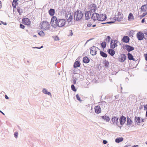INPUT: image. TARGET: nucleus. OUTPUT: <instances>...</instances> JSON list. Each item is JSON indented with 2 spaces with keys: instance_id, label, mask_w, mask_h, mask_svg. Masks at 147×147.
Masks as SVG:
<instances>
[{
  "instance_id": "nucleus-1",
  "label": "nucleus",
  "mask_w": 147,
  "mask_h": 147,
  "mask_svg": "<svg viewBox=\"0 0 147 147\" xmlns=\"http://www.w3.org/2000/svg\"><path fill=\"white\" fill-rule=\"evenodd\" d=\"M65 22V20L57 19L56 17L53 16L51 18V24L54 28H56L57 26L61 27L64 26Z\"/></svg>"
},
{
  "instance_id": "nucleus-2",
  "label": "nucleus",
  "mask_w": 147,
  "mask_h": 147,
  "mask_svg": "<svg viewBox=\"0 0 147 147\" xmlns=\"http://www.w3.org/2000/svg\"><path fill=\"white\" fill-rule=\"evenodd\" d=\"M83 16V13L81 11L77 10L74 13V19L76 20H80Z\"/></svg>"
},
{
  "instance_id": "nucleus-3",
  "label": "nucleus",
  "mask_w": 147,
  "mask_h": 147,
  "mask_svg": "<svg viewBox=\"0 0 147 147\" xmlns=\"http://www.w3.org/2000/svg\"><path fill=\"white\" fill-rule=\"evenodd\" d=\"M41 26V28L42 29L48 30L49 28L50 24L47 22L44 21L42 23Z\"/></svg>"
},
{
  "instance_id": "nucleus-4",
  "label": "nucleus",
  "mask_w": 147,
  "mask_h": 147,
  "mask_svg": "<svg viewBox=\"0 0 147 147\" xmlns=\"http://www.w3.org/2000/svg\"><path fill=\"white\" fill-rule=\"evenodd\" d=\"M136 36L138 40H142L144 38L146 39L144 37V33L140 32H138L136 34Z\"/></svg>"
},
{
  "instance_id": "nucleus-5",
  "label": "nucleus",
  "mask_w": 147,
  "mask_h": 147,
  "mask_svg": "<svg viewBox=\"0 0 147 147\" xmlns=\"http://www.w3.org/2000/svg\"><path fill=\"white\" fill-rule=\"evenodd\" d=\"M99 49L95 47H92L90 49V54L92 55H95L96 53Z\"/></svg>"
},
{
  "instance_id": "nucleus-6",
  "label": "nucleus",
  "mask_w": 147,
  "mask_h": 147,
  "mask_svg": "<svg viewBox=\"0 0 147 147\" xmlns=\"http://www.w3.org/2000/svg\"><path fill=\"white\" fill-rule=\"evenodd\" d=\"M118 41L116 40H112L111 42L110 47L112 49H113L116 47L117 45Z\"/></svg>"
},
{
  "instance_id": "nucleus-7",
  "label": "nucleus",
  "mask_w": 147,
  "mask_h": 147,
  "mask_svg": "<svg viewBox=\"0 0 147 147\" xmlns=\"http://www.w3.org/2000/svg\"><path fill=\"white\" fill-rule=\"evenodd\" d=\"M107 18L106 15L105 14H100L98 17V20L99 21H103L106 19Z\"/></svg>"
},
{
  "instance_id": "nucleus-8",
  "label": "nucleus",
  "mask_w": 147,
  "mask_h": 147,
  "mask_svg": "<svg viewBox=\"0 0 147 147\" xmlns=\"http://www.w3.org/2000/svg\"><path fill=\"white\" fill-rule=\"evenodd\" d=\"M97 9L96 5L95 4L92 3L90 6V11L92 12H95Z\"/></svg>"
},
{
  "instance_id": "nucleus-9",
  "label": "nucleus",
  "mask_w": 147,
  "mask_h": 147,
  "mask_svg": "<svg viewBox=\"0 0 147 147\" xmlns=\"http://www.w3.org/2000/svg\"><path fill=\"white\" fill-rule=\"evenodd\" d=\"M99 16V14L96 13H94L91 16V19H92L93 20H98V17Z\"/></svg>"
},
{
  "instance_id": "nucleus-10",
  "label": "nucleus",
  "mask_w": 147,
  "mask_h": 147,
  "mask_svg": "<svg viewBox=\"0 0 147 147\" xmlns=\"http://www.w3.org/2000/svg\"><path fill=\"white\" fill-rule=\"evenodd\" d=\"M119 61L123 63L126 59V56L125 54H122L121 55L120 58H119Z\"/></svg>"
},
{
  "instance_id": "nucleus-11",
  "label": "nucleus",
  "mask_w": 147,
  "mask_h": 147,
  "mask_svg": "<svg viewBox=\"0 0 147 147\" xmlns=\"http://www.w3.org/2000/svg\"><path fill=\"white\" fill-rule=\"evenodd\" d=\"M115 18V20L116 21H120L122 18L121 13L120 12H118L117 14L116 15Z\"/></svg>"
},
{
  "instance_id": "nucleus-12",
  "label": "nucleus",
  "mask_w": 147,
  "mask_h": 147,
  "mask_svg": "<svg viewBox=\"0 0 147 147\" xmlns=\"http://www.w3.org/2000/svg\"><path fill=\"white\" fill-rule=\"evenodd\" d=\"M118 120V118L115 117H112L111 121L113 124L117 125L119 123Z\"/></svg>"
},
{
  "instance_id": "nucleus-13",
  "label": "nucleus",
  "mask_w": 147,
  "mask_h": 147,
  "mask_svg": "<svg viewBox=\"0 0 147 147\" xmlns=\"http://www.w3.org/2000/svg\"><path fill=\"white\" fill-rule=\"evenodd\" d=\"M22 21L23 24H26L27 25H29L30 24V21L27 18L23 19H22Z\"/></svg>"
},
{
  "instance_id": "nucleus-14",
  "label": "nucleus",
  "mask_w": 147,
  "mask_h": 147,
  "mask_svg": "<svg viewBox=\"0 0 147 147\" xmlns=\"http://www.w3.org/2000/svg\"><path fill=\"white\" fill-rule=\"evenodd\" d=\"M126 117L123 116H122L119 119V122L120 124L121 125H123L125 123L126 121Z\"/></svg>"
},
{
  "instance_id": "nucleus-15",
  "label": "nucleus",
  "mask_w": 147,
  "mask_h": 147,
  "mask_svg": "<svg viewBox=\"0 0 147 147\" xmlns=\"http://www.w3.org/2000/svg\"><path fill=\"white\" fill-rule=\"evenodd\" d=\"M134 121L136 123H137V125H140V123H141L140 117H135L134 119Z\"/></svg>"
},
{
  "instance_id": "nucleus-16",
  "label": "nucleus",
  "mask_w": 147,
  "mask_h": 147,
  "mask_svg": "<svg viewBox=\"0 0 147 147\" xmlns=\"http://www.w3.org/2000/svg\"><path fill=\"white\" fill-rule=\"evenodd\" d=\"M122 40L124 42L127 43L129 41V38L128 36H125L123 37Z\"/></svg>"
},
{
  "instance_id": "nucleus-17",
  "label": "nucleus",
  "mask_w": 147,
  "mask_h": 147,
  "mask_svg": "<svg viewBox=\"0 0 147 147\" xmlns=\"http://www.w3.org/2000/svg\"><path fill=\"white\" fill-rule=\"evenodd\" d=\"M91 15V14L90 13L89 11H86L85 13L86 19L87 20H88L90 18Z\"/></svg>"
},
{
  "instance_id": "nucleus-18",
  "label": "nucleus",
  "mask_w": 147,
  "mask_h": 147,
  "mask_svg": "<svg viewBox=\"0 0 147 147\" xmlns=\"http://www.w3.org/2000/svg\"><path fill=\"white\" fill-rule=\"evenodd\" d=\"M42 92L45 94L48 95L51 97L52 95L51 93L50 92H49L46 88H43L42 90Z\"/></svg>"
},
{
  "instance_id": "nucleus-19",
  "label": "nucleus",
  "mask_w": 147,
  "mask_h": 147,
  "mask_svg": "<svg viewBox=\"0 0 147 147\" xmlns=\"http://www.w3.org/2000/svg\"><path fill=\"white\" fill-rule=\"evenodd\" d=\"M125 49L128 52H130L131 51H133L134 49V48L132 47H131L129 45H126L125 46Z\"/></svg>"
},
{
  "instance_id": "nucleus-20",
  "label": "nucleus",
  "mask_w": 147,
  "mask_h": 147,
  "mask_svg": "<svg viewBox=\"0 0 147 147\" xmlns=\"http://www.w3.org/2000/svg\"><path fill=\"white\" fill-rule=\"evenodd\" d=\"M95 112L97 113H99L101 112V108L99 106H96L94 108Z\"/></svg>"
},
{
  "instance_id": "nucleus-21",
  "label": "nucleus",
  "mask_w": 147,
  "mask_h": 147,
  "mask_svg": "<svg viewBox=\"0 0 147 147\" xmlns=\"http://www.w3.org/2000/svg\"><path fill=\"white\" fill-rule=\"evenodd\" d=\"M107 51L108 53L111 56H113L115 54V52L113 49H109Z\"/></svg>"
},
{
  "instance_id": "nucleus-22",
  "label": "nucleus",
  "mask_w": 147,
  "mask_h": 147,
  "mask_svg": "<svg viewBox=\"0 0 147 147\" xmlns=\"http://www.w3.org/2000/svg\"><path fill=\"white\" fill-rule=\"evenodd\" d=\"M127 56L129 60L135 61V59L134 58L133 56L130 53H128Z\"/></svg>"
},
{
  "instance_id": "nucleus-23",
  "label": "nucleus",
  "mask_w": 147,
  "mask_h": 147,
  "mask_svg": "<svg viewBox=\"0 0 147 147\" xmlns=\"http://www.w3.org/2000/svg\"><path fill=\"white\" fill-rule=\"evenodd\" d=\"M49 13L50 15L51 16H53L55 13L54 9H51L49 11Z\"/></svg>"
},
{
  "instance_id": "nucleus-24",
  "label": "nucleus",
  "mask_w": 147,
  "mask_h": 147,
  "mask_svg": "<svg viewBox=\"0 0 147 147\" xmlns=\"http://www.w3.org/2000/svg\"><path fill=\"white\" fill-rule=\"evenodd\" d=\"M80 64L78 61H76L74 64V67L76 68L77 67H79L80 66Z\"/></svg>"
},
{
  "instance_id": "nucleus-25",
  "label": "nucleus",
  "mask_w": 147,
  "mask_h": 147,
  "mask_svg": "<svg viewBox=\"0 0 147 147\" xmlns=\"http://www.w3.org/2000/svg\"><path fill=\"white\" fill-rule=\"evenodd\" d=\"M123 140V138L122 137H120L116 138L115 140V141L116 143H119L122 142Z\"/></svg>"
},
{
  "instance_id": "nucleus-26",
  "label": "nucleus",
  "mask_w": 147,
  "mask_h": 147,
  "mask_svg": "<svg viewBox=\"0 0 147 147\" xmlns=\"http://www.w3.org/2000/svg\"><path fill=\"white\" fill-rule=\"evenodd\" d=\"M141 10L143 11H147V6L146 4L143 5L141 7Z\"/></svg>"
},
{
  "instance_id": "nucleus-27",
  "label": "nucleus",
  "mask_w": 147,
  "mask_h": 147,
  "mask_svg": "<svg viewBox=\"0 0 147 147\" xmlns=\"http://www.w3.org/2000/svg\"><path fill=\"white\" fill-rule=\"evenodd\" d=\"M83 61L84 63H88L89 62L90 59L87 57H85L83 58Z\"/></svg>"
},
{
  "instance_id": "nucleus-28",
  "label": "nucleus",
  "mask_w": 147,
  "mask_h": 147,
  "mask_svg": "<svg viewBox=\"0 0 147 147\" xmlns=\"http://www.w3.org/2000/svg\"><path fill=\"white\" fill-rule=\"evenodd\" d=\"M100 54L101 56L103 57H107V54L101 51L100 52Z\"/></svg>"
},
{
  "instance_id": "nucleus-29",
  "label": "nucleus",
  "mask_w": 147,
  "mask_h": 147,
  "mask_svg": "<svg viewBox=\"0 0 147 147\" xmlns=\"http://www.w3.org/2000/svg\"><path fill=\"white\" fill-rule=\"evenodd\" d=\"M102 118L107 122H109L110 120L109 117L107 116H102Z\"/></svg>"
},
{
  "instance_id": "nucleus-30",
  "label": "nucleus",
  "mask_w": 147,
  "mask_h": 147,
  "mask_svg": "<svg viewBox=\"0 0 147 147\" xmlns=\"http://www.w3.org/2000/svg\"><path fill=\"white\" fill-rule=\"evenodd\" d=\"M128 19L129 20H131L134 19V16L132 13H130L128 17Z\"/></svg>"
},
{
  "instance_id": "nucleus-31",
  "label": "nucleus",
  "mask_w": 147,
  "mask_h": 147,
  "mask_svg": "<svg viewBox=\"0 0 147 147\" xmlns=\"http://www.w3.org/2000/svg\"><path fill=\"white\" fill-rule=\"evenodd\" d=\"M17 11L20 15H21V13H22L23 12V10L22 9H21L20 7H17Z\"/></svg>"
},
{
  "instance_id": "nucleus-32",
  "label": "nucleus",
  "mask_w": 147,
  "mask_h": 147,
  "mask_svg": "<svg viewBox=\"0 0 147 147\" xmlns=\"http://www.w3.org/2000/svg\"><path fill=\"white\" fill-rule=\"evenodd\" d=\"M132 123V121L129 118H127V125H130Z\"/></svg>"
},
{
  "instance_id": "nucleus-33",
  "label": "nucleus",
  "mask_w": 147,
  "mask_h": 147,
  "mask_svg": "<svg viewBox=\"0 0 147 147\" xmlns=\"http://www.w3.org/2000/svg\"><path fill=\"white\" fill-rule=\"evenodd\" d=\"M100 45L102 47L103 49L105 48L106 47V44L105 41L102 42L101 43Z\"/></svg>"
},
{
  "instance_id": "nucleus-34",
  "label": "nucleus",
  "mask_w": 147,
  "mask_h": 147,
  "mask_svg": "<svg viewBox=\"0 0 147 147\" xmlns=\"http://www.w3.org/2000/svg\"><path fill=\"white\" fill-rule=\"evenodd\" d=\"M111 38L109 36H107V38L105 39L106 42L107 43H109Z\"/></svg>"
},
{
  "instance_id": "nucleus-35",
  "label": "nucleus",
  "mask_w": 147,
  "mask_h": 147,
  "mask_svg": "<svg viewBox=\"0 0 147 147\" xmlns=\"http://www.w3.org/2000/svg\"><path fill=\"white\" fill-rule=\"evenodd\" d=\"M73 17L72 15H70L69 16V18L67 19V21L68 22H71L72 19Z\"/></svg>"
},
{
  "instance_id": "nucleus-36",
  "label": "nucleus",
  "mask_w": 147,
  "mask_h": 147,
  "mask_svg": "<svg viewBox=\"0 0 147 147\" xmlns=\"http://www.w3.org/2000/svg\"><path fill=\"white\" fill-rule=\"evenodd\" d=\"M38 34L41 36H45V33L44 32L42 31H40L38 33Z\"/></svg>"
},
{
  "instance_id": "nucleus-37",
  "label": "nucleus",
  "mask_w": 147,
  "mask_h": 147,
  "mask_svg": "<svg viewBox=\"0 0 147 147\" xmlns=\"http://www.w3.org/2000/svg\"><path fill=\"white\" fill-rule=\"evenodd\" d=\"M71 88L72 90H73V91L74 92H76V89L75 88V87L74 85H71Z\"/></svg>"
},
{
  "instance_id": "nucleus-38",
  "label": "nucleus",
  "mask_w": 147,
  "mask_h": 147,
  "mask_svg": "<svg viewBox=\"0 0 147 147\" xmlns=\"http://www.w3.org/2000/svg\"><path fill=\"white\" fill-rule=\"evenodd\" d=\"M76 98L77 100L80 101H82V100L80 99V97L78 94H77L76 95Z\"/></svg>"
},
{
  "instance_id": "nucleus-39",
  "label": "nucleus",
  "mask_w": 147,
  "mask_h": 147,
  "mask_svg": "<svg viewBox=\"0 0 147 147\" xmlns=\"http://www.w3.org/2000/svg\"><path fill=\"white\" fill-rule=\"evenodd\" d=\"M109 65V62L108 61H106L105 63V67H107Z\"/></svg>"
},
{
  "instance_id": "nucleus-40",
  "label": "nucleus",
  "mask_w": 147,
  "mask_h": 147,
  "mask_svg": "<svg viewBox=\"0 0 147 147\" xmlns=\"http://www.w3.org/2000/svg\"><path fill=\"white\" fill-rule=\"evenodd\" d=\"M14 3H13V2L12 3V5L13 6V8H16V5H17V3H15V2Z\"/></svg>"
},
{
  "instance_id": "nucleus-41",
  "label": "nucleus",
  "mask_w": 147,
  "mask_h": 147,
  "mask_svg": "<svg viewBox=\"0 0 147 147\" xmlns=\"http://www.w3.org/2000/svg\"><path fill=\"white\" fill-rule=\"evenodd\" d=\"M18 132H15V133L14 134V136L16 138H17L18 137Z\"/></svg>"
},
{
  "instance_id": "nucleus-42",
  "label": "nucleus",
  "mask_w": 147,
  "mask_h": 147,
  "mask_svg": "<svg viewBox=\"0 0 147 147\" xmlns=\"http://www.w3.org/2000/svg\"><path fill=\"white\" fill-rule=\"evenodd\" d=\"M76 78H74L73 80V83L74 84H76Z\"/></svg>"
},
{
  "instance_id": "nucleus-43",
  "label": "nucleus",
  "mask_w": 147,
  "mask_h": 147,
  "mask_svg": "<svg viewBox=\"0 0 147 147\" xmlns=\"http://www.w3.org/2000/svg\"><path fill=\"white\" fill-rule=\"evenodd\" d=\"M20 28H21L22 29H24V28L25 26L22 24H20Z\"/></svg>"
},
{
  "instance_id": "nucleus-44",
  "label": "nucleus",
  "mask_w": 147,
  "mask_h": 147,
  "mask_svg": "<svg viewBox=\"0 0 147 147\" xmlns=\"http://www.w3.org/2000/svg\"><path fill=\"white\" fill-rule=\"evenodd\" d=\"M144 110H146L147 111V104L144 105Z\"/></svg>"
},
{
  "instance_id": "nucleus-45",
  "label": "nucleus",
  "mask_w": 147,
  "mask_h": 147,
  "mask_svg": "<svg viewBox=\"0 0 147 147\" xmlns=\"http://www.w3.org/2000/svg\"><path fill=\"white\" fill-rule=\"evenodd\" d=\"M147 14V13H143L142 15L140 16L142 18L144 17Z\"/></svg>"
},
{
  "instance_id": "nucleus-46",
  "label": "nucleus",
  "mask_w": 147,
  "mask_h": 147,
  "mask_svg": "<svg viewBox=\"0 0 147 147\" xmlns=\"http://www.w3.org/2000/svg\"><path fill=\"white\" fill-rule=\"evenodd\" d=\"M73 35V33L72 32V31L71 30L69 31V36H72Z\"/></svg>"
},
{
  "instance_id": "nucleus-47",
  "label": "nucleus",
  "mask_w": 147,
  "mask_h": 147,
  "mask_svg": "<svg viewBox=\"0 0 147 147\" xmlns=\"http://www.w3.org/2000/svg\"><path fill=\"white\" fill-rule=\"evenodd\" d=\"M54 39L56 40H59V38L57 36H55Z\"/></svg>"
},
{
  "instance_id": "nucleus-48",
  "label": "nucleus",
  "mask_w": 147,
  "mask_h": 147,
  "mask_svg": "<svg viewBox=\"0 0 147 147\" xmlns=\"http://www.w3.org/2000/svg\"><path fill=\"white\" fill-rule=\"evenodd\" d=\"M103 143L104 144H106L107 143V141L106 140H103Z\"/></svg>"
},
{
  "instance_id": "nucleus-49",
  "label": "nucleus",
  "mask_w": 147,
  "mask_h": 147,
  "mask_svg": "<svg viewBox=\"0 0 147 147\" xmlns=\"http://www.w3.org/2000/svg\"><path fill=\"white\" fill-rule=\"evenodd\" d=\"M92 26V24L90 23H89L88 24L87 26L90 27Z\"/></svg>"
},
{
  "instance_id": "nucleus-50",
  "label": "nucleus",
  "mask_w": 147,
  "mask_h": 147,
  "mask_svg": "<svg viewBox=\"0 0 147 147\" xmlns=\"http://www.w3.org/2000/svg\"><path fill=\"white\" fill-rule=\"evenodd\" d=\"M145 18H143V19H142L141 22L142 23H144V22H145Z\"/></svg>"
},
{
  "instance_id": "nucleus-51",
  "label": "nucleus",
  "mask_w": 147,
  "mask_h": 147,
  "mask_svg": "<svg viewBox=\"0 0 147 147\" xmlns=\"http://www.w3.org/2000/svg\"><path fill=\"white\" fill-rule=\"evenodd\" d=\"M19 0H13V3H17Z\"/></svg>"
},
{
  "instance_id": "nucleus-52",
  "label": "nucleus",
  "mask_w": 147,
  "mask_h": 147,
  "mask_svg": "<svg viewBox=\"0 0 147 147\" xmlns=\"http://www.w3.org/2000/svg\"><path fill=\"white\" fill-rule=\"evenodd\" d=\"M1 23L3 24L4 25H7V23L6 22H4L2 21H1Z\"/></svg>"
},
{
  "instance_id": "nucleus-53",
  "label": "nucleus",
  "mask_w": 147,
  "mask_h": 147,
  "mask_svg": "<svg viewBox=\"0 0 147 147\" xmlns=\"http://www.w3.org/2000/svg\"><path fill=\"white\" fill-rule=\"evenodd\" d=\"M145 58L146 60L147 61V54H146L145 55Z\"/></svg>"
},
{
  "instance_id": "nucleus-54",
  "label": "nucleus",
  "mask_w": 147,
  "mask_h": 147,
  "mask_svg": "<svg viewBox=\"0 0 147 147\" xmlns=\"http://www.w3.org/2000/svg\"><path fill=\"white\" fill-rule=\"evenodd\" d=\"M144 119H141V122H144Z\"/></svg>"
},
{
  "instance_id": "nucleus-55",
  "label": "nucleus",
  "mask_w": 147,
  "mask_h": 147,
  "mask_svg": "<svg viewBox=\"0 0 147 147\" xmlns=\"http://www.w3.org/2000/svg\"><path fill=\"white\" fill-rule=\"evenodd\" d=\"M113 22H114L111 21V22H107V24H111V23H113Z\"/></svg>"
},
{
  "instance_id": "nucleus-56",
  "label": "nucleus",
  "mask_w": 147,
  "mask_h": 147,
  "mask_svg": "<svg viewBox=\"0 0 147 147\" xmlns=\"http://www.w3.org/2000/svg\"><path fill=\"white\" fill-rule=\"evenodd\" d=\"M2 7V5H1V2L0 1V8H1Z\"/></svg>"
},
{
  "instance_id": "nucleus-57",
  "label": "nucleus",
  "mask_w": 147,
  "mask_h": 147,
  "mask_svg": "<svg viewBox=\"0 0 147 147\" xmlns=\"http://www.w3.org/2000/svg\"><path fill=\"white\" fill-rule=\"evenodd\" d=\"M5 98L6 99H8L9 98L7 96V95H5Z\"/></svg>"
},
{
  "instance_id": "nucleus-58",
  "label": "nucleus",
  "mask_w": 147,
  "mask_h": 147,
  "mask_svg": "<svg viewBox=\"0 0 147 147\" xmlns=\"http://www.w3.org/2000/svg\"><path fill=\"white\" fill-rule=\"evenodd\" d=\"M0 112L1 113H2L3 115H5L4 113H3L2 111H0Z\"/></svg>"
},
{
  "instance_id": "nucleus-59",
  "label": "nucleus",
  "mask_w": 147,
  "mask_h": 147,
  "mask_svg": "<svg viewBox=\"0 0 147 147\" xmlns=\"http://www.w3.org/2000/svg\"><path fill=\"white\" fill-rule=\"evenodd\" d=\"M92 39H89V40H87V41H86V44H86V43L88 42L90 40H91Z\"/></svg>"
},
{
  "instance_id": "nucleus-60",
  "label": "nucleus",
  "mask_w": 147,
  "mask_h": 147,
  "mask_svg": "<svg viewBox=\"0 0 147 147\" xmlns=\"http://www.w3.org/2000/svg\"><path fill=\"white\" fill-rule=\"evenodd\" d=\"M33 48L39 49V48L38 47H33Z\"/></svg>"
},
{
  "instance_id": "nucleus-61",
  "label": "nucleus",
  "mask_w": 147,
  "mask_h": 147,
  "mask_svg": "<svg viewBox=\"0 0 147 147\" xmlns=\"http://www.w3.org/2000/svg\"><path fill=\"white\" fill-rule=\"evenodd\" d=\"M96 26V25H95V24H94V25H93L92 26L93 27H95Z\"/></svg>"
},
{
  "instance_id": "nucleus-62",
  "label": "nucleus",
  "mask_w": 147,
  "mask_h": 147,
  "mask_svg": "<svg viewBox=\"0 0 147 147\" xmlns=\"http://www.w3.org/2000/svg\"><path fill=\"white\" fill-rule=\"evenodd\" d=\"M144 33L145 34L147 35V32H145Z\"/></svg>"
},
{
  "instance_id": "nucleus-63",
  "label": "nucleus",
  "mask_w": 147,
  "mask_h": 147,
  "mask_svg": "<svg viewBox=\"0 0 147 147\" xmlns=\"http://www.w3.org/2000/svg\"><path fill=\"white\" fill-rule=\"evenodd\" d=\"M146 116L147 117V111H146Z\"/></svg>"
},
{
  "instance_id": "nucleus-64",
  "label": "nucleus",
  "mask_w": 147,
  "mask_h": 147,
  "mask_svg": "<svg viewBox=\"0 0 147 147\" xmlns=\"http://www.w3.org/2000/svg\"><path fill=\"white\" fill-rule=\"evenodd\" d=\"M42 47H43V46H42L41 47H39V49H41V48H42Z\"/></svg>"
}]
</instances>
